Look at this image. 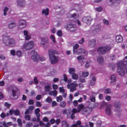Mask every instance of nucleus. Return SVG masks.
I'll list each match as a JSON object with an SVG mask.
<instances>
[{"label": "nucleus", "mask_w": 127, "mask_h": 127, "mask_svg": "<svg viewBox=\"0 0 127 127\" xmlns=\"http://www.w3.org/2000/svg\"><path fill=\"white\" fill-rule=\"evenodd\" d=\"M127 64V61L123 60L118 63L117 72L119 74L124 76L125 72L127 73V68L126 65Z\"/></svg>", "instance_id": "obj_2"}, {"label": "nucleus", "mask_w": 127, "mask_h": 127, "mask_svg": "<svg viewBox=\"0 0 127 127\" xmlns=\"http://www.w3.org/2000/svg\"><path fill=\"white\" fill-rule=\"evenodd\" d=\"M57 101L58 102H61L63 100V98L61 95H60L56 97Z\"/></svg>", "instance_id": "obj_32"}, {"label": "nucleus", "mask_w": 127, "mask_h": 127, "mask_svg": "<svg viewBox=\"0 0 127 127\" xmlns=\"http://www.w3.org/2000/svg\"><path fill=\"white\" fill-rule=\"evenodd\" d=\"M46 101L48 102H51L52 101V99L49 97H48L46 100Z\"/></svg>", "instance_id": "obj_50"}, {"label": "nucleus", "mask_w": 127, "mask_h": 127, "mask_svg": "<svg viewBox=\"0 0 127 127\" xmlns=\"http://www.w3.org/2000/svg\"><path fill=\"white\" fill-rule=\"evenodd\" d=\"M111 49V47L109 45H106L103 47H100L97 49V51L101 54H103L108 52Z\"/></svg>", "instance_id": "obj_5"}, {"label": "nucleus", "mask_w": 127, "mask_h": 127, "mask_svg": "<svg viewBox=\"0 0 127 127\" xmlns=\"http://www.w3.org/2000/svg\"><path fill=\"white\" fill-rule=\"evenodd\" d=\"M78 101L76 100H74L73 102V105L75 106H76L78 104Z\"/></svg>", "instance_id": "obj_53"}, {"label": "nucleus", "mask_w": 127, "mask_h": 127, "mask_svg": "<svg viewBox=\"0 0 127 127\" xmlns=\"http://www.w3.org/2000/svg\"><path fill=\"white\" fill-rule=\"evenodd\" d=\"M11 105V104L8 103L7 102H5L4 104V105L8 108H9Z\"/></svg>", "instance_id": "obj_51"}, {"label": "nucleus", "mask_w": 127, "mask_h": 127, "mask_svg": "<svg viewBox=\"0 0 127 127\" xmlns=\"http://www.w3.org/2000/svg\"><path fill=\"white\" fill-rule=\"evenodd\" d=\"M41 95H37L36 97V99L37 100H40L41 98Z\"/></svg>", "instance_id": "obj_64"}, {"label": "nucleus", "mask_w": 127, "mask_h": 127, "mask_svg": "<svg viewBox=\"0 0 127 127\" xmlns=\"http://www.w3.org/2000/svg\"><path fill=\"white\" fill-rule=\"evenodd\" d=\"M112 105L110 104H108L106 107L105 110V113L108 116H110L111 115V109Z\"/></svg>", "instance_id": "obj_9"}, {"label": "nucleus", "mask_w": 127, "mask_h": 127, "mask_svg": "<svg viewBox=\"0 0 127 127\" xmlns=\"http://www.w3.org/2000/svg\"><path fill=\"white\" fill-rule=\"evenodd\" d=\"M96 10L98 12H100L102 10V8L101 7H99L98 8H95Z\"/></svg>", "instance_id": "obj_47"}, {"label": "nucleus", "mask_w": 127, "mask_h": 127, "mask_svg": "<svg viewBox=\"0 0 127 127\" xmlns=\"http://www.w3.org/2000/svg\"><path fill=\"white\" fill-rule=\"evenodd\" d=\"M50 38L52 40V41L54 43H55L56 41L55 39V37L53 35H51L50 36Z\"/></svg>", "instance_id": "obj_48"}, {"label": "nucleus", "mask_w": 127, "mask_h": 127, "mask_svg": "<svg viewBox=\"0 0 127 127\" xmlns=\"http://www.w3.org/2000/svg\"><path fill=\"white\" fill-rule=\"evenodd\" d=\"M96 44V40L95 39L90 40L88 42V45L90 47L93 48L95 46Z\"/></svg>", "instance_id": "obj_15"}, {"label": "nucleus", "mask_w": 127, "mask_h": 127, "mask_svg": "<svg viewBox=\"0 0 127 127\" xmlns=\"http://www.w3.org/2000/svg\"><path fill=\"white\" fill-rule=\"evenodd\" d=\"M76 54L79 55L82 54L84 56L87 55L88 53L85 50L82 48H80L76 52Z\"/></svg>", "instance_id": "obj_14"}, {"label": "nucleus", "mask_w": 127, "mask_h": 127, "mask_svg": "<svg viewBox=\"0 0 127 127\" xmlns=\"http://www.w3.org/2000/svg\"><path fill=\"white\" fill-rule=\"evenodd\" d=\"M57 35L60 37H61L62 36V33L60 30H59L57 32Z\"/></svg>", "instance_id": "obj_41"}, {"label": "nucleus", "mask_w": 127, "mask_h": 127, "mask_svg": "<svg viewBox=\"0 0 127 127\" xmlns=\"http://www.w3.org/2000/svg\"><path fill=\"white\" fill-rule=\"evenodd\" d=\"M12 95L13 97H15V98H17L20 95V92L17 88L14 87L12 90Z\"/></svg>", "instance_id": "obj_12"}, {"label": "nucleus", "mask_w": 127, "mask_h": 127, "mask_svg": "<svg viewBox=\"0 0 127 127\" xmlns=\"http://www.w3.org/2000/svg\"><path fill=\"white\" fill-rule=\"evenodd\" d=\"M111 4H114L116 3H119L120 2V0H109Z\"/></svg>", "instance_id": "obj_24"}, {"label": "nucleus", "mask_w": 127, "mask_h": 127, "mask_svg": "<svg viewBox=\"0 0 127 127\" xmlns=\"http://www.w3.org/2000/svg\"><path fill=\"white\" fill-rule=\"evenodd\" d=\"M36 105L37 107H41L42 105L40 102L39 101H37L36 102Z\"/></svg>", "instance_id": "obj_45"}, {"label": "nucleus", "mask_w": 127, "mask_h": 127, "mask_svg": "<svg viewBox=\"0 0 127 127\" xmlns=\"http://www.w3.org/2000/svg\"><path fill=\"white\" fill-rule=\"evenodd\" d=\"M64 114H66L68 118H70L73 119L75 118V115L71 110L69 109H65L63 110Z\"/></svg>", "instance_id": "obj_6"}, {"label": "nucleus", "mask_w": 127, "mask_h": 127, "mask_svg": "<svg viewBox=\"0 0 127 127\" xmlns=\"http://www.w3.org/2000/svg\"><path fill=\"white\" fill-rule=\"evenodd\" d=\"M63 88V87H60L59 88L60 91L61 93H64V92L65 90Z\"/></svg>", "instance_id": "obj_49"}, {"label": "nucleus", "mask_w": 127, "mask_h": 127, "mask_svg": "<svg viewBox=\"0 0 127 127\" xmlns=\"http://www.w3.org/2000/svg\"><path fill=\"white\" fill-rule=\"evenodd\" d=\"M32 55V58L33 61H37L39 58V55L37 52L34 51H32L31 52Z\"/></svg>", "instance_id": "obj_11"}, {"label": "nucleus", "mask_w": 127, "mask_h": 127, "mask_svg": "<svg viewBox=\"0 0 127 127\" xmlns=\"http://www.w3.org/2000/svg\"><path fill=\"white\" fill-rule=\"evenodd\" d=\"M63 76L64 77L63 78V79L64 80V81L65 82L67 81V78L66 76V75L65 74H64L63 75Z\"/></svg>", "instance_id": "obj_62"}, {"label": "nucleus", "mask_w": 127, "mask_h": 127, "mask_svg": "<svg viewBox=\"0 0 127 127\" xmlns=\"http://www.w3.org/2000/svg\"><path fill=\"white\" fill-rule=\"evenodd\" d=\"M62 123L63 127H69V125L65 121H63L62 122Z\"/></svg>", "instance_id": "obj_25"}, {"label": "nucleus", "mask_w": 127, "mask_h": 127, "mask_svg": "<svg viewBox=\"0 0 127 127\" xmlns=\"http://www.w3.org/2000/svg\"><path fill=\"white\" fill-rule=\"evenodd\" d=\"M3 39L4 43L7 46H12L15 45L16 42L13 38L6 36L3 37Z\"/></svg>", "instance_id": "obj_4"}, {"label": "nucleus", "mask_w": 127, "mask_h": 127, "mask_svg": "<svg viewBox=\"0 0 127 127\" xmlns=\"http://www.w3.org/2000/svg\"><path fill=\"white\" fill-rule=\"evenodd\" d=\"M103 20V23L104 24L107 25H109V23L108 20L105 19H104Z\"/></svg>", "instance_id": "obj_33"}, {"label": "nucleus", "mask_w": 127, "mask_h": 127, "mask_svg": "<svg viewBox=\"0 0 127 127\" xmlns=\"http://www.w3.org/2000/svg\"><path fill=\"white\" fill-rule=\"evenodd\" d=\"M77 58L78 60L79 61H81L84 60V58L82 56H79L77 57Z\"/></svg>", "instance_id": "obj_42"}, {"label": "nucleus", "mask_w": 127, "mask_h": 127, "mask_svg": "<svg viewBox=\"0 0 127 127\" xmlns=\"http://www.w3.org/2000/svg\"><path fill=\"white\" fill-rule=\"evenodd\" d=\"M52 87L53 89L54 90L57 89L58 88V86L56 85L55 84H53L52 85Z\"/></svg>", "instance_id": "obj_61"}, {"label": "nucleus", "mask_w": 127, "mask_h": 127, "mask_svg": "<svg viewBox=\"0 0 127 127\" xmlns=\"http://www.w3.org/2000/svg\"><path fill=\"white\" fill-rule=\"evenodd\" d=\"M57 105V103L55 101H53L52 102V107H54Z\"/></svg>", "instance_id": "obj_44"}, {"label": "nucleus", "mask_w": 127, "mask_h": 127, "mask_svg": "<svg viewBox=\"0 0 127 127\" xmlns=\"http://www.w3.org/2000/svg\"><path fill=\"white\" fill-rule=\"evenodd\" d=\"M33 80L35 84H37L38 83V81L37 80L36 77H35L34 79Z\"/></svg>", "instance_id": "obj_60"}, {"label": "nucleus", "mask_w": 127, "mask_h": 127, "mask_svg": "<svg viewBox=\"0 0 127 127\" xmlns=\"http://www.w3.org/2000/svg\"><path fill=\"white\" fill-rule=\"evenodd\" d=\"M75 72V70L74 68H70L69 69V72L70 74H74Z\"/></svg>", "instance_id": "obj_30"}, {"label": "nucleus", "mask_w": 127, "mask_h": 127, "mask_svg": "<svg viewBox=\"0 0 127 127\" xmlns=\"http://www.w3.org/2000/svg\"><path fill=\"white\" fill-rule=\"evenodd\" d=\"M75 81L73 83H71L70 84L67 85V88L68 89H70V91L73 92L76 90V87L78 85L75 83Z\"/></svg>", "instance_id": "obj_7"}, {"label": "nucleus", "mask_w": 127, "mask_h": 127, "mask_svg": "<svg viewBox=\"0 0 127 127\" xmlns=\"http://www.w3.org/2000/svg\"><path fill=\"white\" fill-rule=\"evenodd\" d=\"M17 5L20 6H23L25 4V0H17Z\"/></svg>", "instance_id": "obj_19"}, {"label": "nucleus", "mask_w": 127, "mask_h": 127, "mask_svg": "<svg viewBox=\"0 0 127 127\" xmlns=\"http://www.w3.org/2000/svg\"><path fill=\"white\" fill-rule=\"evenodd\" d=\"M42 14H45V15H47L49 14V9L48 8H47L45 9L42 10Z\"/></svg>", "instance_id": "obj_26"}, {"label": "nucleus", "mask_w": 127, "mask_h": 127, "mask_svg": "<svg viewBox=\"0 0 127 127\" xmlns=\"http://www.w3.org/2000/svg\"><path fill=\"white\" fill-rule=\"evenodd\" d=\"M25 118L26 120L30 121L31 120V117L30 115H27L25 116Z\"/></svg>", "instance_id": "obj_38"}, {"label": "nucleus", "mask_w": 127, "mask_h": 127, "mask_svg": "<svg viewBox=\"0 0 127 127\" xmlns=\"http://www.w3.org/2000/svg\"><path fill=\"white\" fill-rule=\"evenodd\" d=\"M97 61L100 64H102L104 62V58L101 56H99L97 58Z\"/></svg>", "instance_id": "obj_20"}, {"label": "nucleus", "mask_w": 127, "mask_h": 127, "mask_svg": "<svg viewBox=\"0 0 127 127\" xmlns=\"http://www.w3.org/2000/svg\"><path fill=\"white\" fill-rule=\"evenodd\" d=\"M66 105L65 102L64 101H63L61 102L60 104V106L61 107L63 108L65 107Z\"/></svg>", "instance_id": "obj_29"}, {"label": "nucleus", "mask_w": 127, "mask_h": 127, "mask_svg": "<svg viewBox=\"0 0 127 127\" xmlns=\"http://www.w3.org/2000/svg\"><path fill=\"white\" fill-rule=\"evenodd\" d=\"M27 26L26 21L23 19H20L19 21L18 28L21 29Z\"/></svg>", "instance_id": "obj_10"}, {"label": "nucleus", "mask_w": 127, "mask_h": 127, "mask_svg": "<svg viewBox=\"0 0 127 127\" xmlns=\"http://www.w3.org/2000/svg\"><path fill=\"white\" fill-rule=\"evenodd\" d=\"M16 25L15 22H12L9 23L8 25V27L10 29H12L15 27Z\"/></svg>", "instance_id": "obj_23"}, {"label": "nucleus", "mask_w": 127, "mask_h": 127, "mask_svg": "<svg viewBox=\"0 0 127 127\" xmlns=\"http://www.w3.org/2000/svg\"><path fill=\"white\" fill-rule=\"evenodd\" d=\"M111 92L110 89V88H108L105 89L104 91V93L106 94L109 93Z\"/></svg>", "instance_id": "obj_39"}, {"label": "nucleus", "mask_w": 127, "mask_h": 127, "mask_svg": "<svg viewBox=\"0 0 127 127\" xmlns=\"http://www.w3.org/2000/svg\"><path fill=\"white\" fill-rule=\"evenodd\" d=\"M17 122L20 126H21L22 125V120L20 118H19L17 120Z\"/></svg>", "instance_id": "obj_37"}, {"label": "nucleus", "mask_w": 127, "mask_h": 127, "mask_svg": "<svg viewBox=\"0 0 127 127\" xmlns=\"http://www.w3.org/2000/svg\"><path fill=\"white\" fill-rule=\"evenodd\" d=\"M121 105V103L119 102H116L114 103V106L116 111L118 112L120 111Z\"/></svg>", "instance_id": "obj_17"}, {"label": "nucleus", "mask_w": 127, "mask_h": 127, "mask_svg": "<svg viewBox=\"0 0 127 127\" xmlns=\"http://www.w3.org/2000/svg\"><path fill=\"white\" fill-rule=\"evenodd\" d=\"M90 99L91 101L94 102L95 101V97L93 96H91L90 97Z\"/></svg>", "instance_id": "obj_52"}, {"label": "nucleus", "mask_w": 127, "mask_h": 127, "mask_svg": "<svg viewBox=\"0 0 127 127\" xmlns=\"http://www.w3.org/2000/svg\"><path fill=\"white\" fill-rule=\"evenodd\" d=\"M77 107V110L75 108L73 109L72 111L73 113H76V112L78 113L81 111L82 114L88 115L90 114L93 109L92 107H85L82 104L79 105Z\"/></svg>", "instance_id": "obj_1"}, {"label": "nucleus", "mask_w": 127, "mask_h": 127, "mask_svg": "<svg viewBox=\"0 0 127 127\" xmlns=\"http://www.w3.org/2000/svg\"><path fill=\"white\" fill-rule=\"evenodd\" d=\"M45 91L46 92L49 91L51 89L50 86V85H45L44 87Z\"/></svg>", "instance_id": "obj_27"}, {"label": "nucleus", "mask_w": 127, "mask_h": 127, "mask_svg": "<svg viewBox=\"0 0 127 127\" xmlns=\"http://www.w3.org/2000/svg\"><path fill=\"white\" fill-rule=\"evenodd\" d=\"M34 44L33 42L30 41L24 44L22 47V48L26 50H29L32 48Z\"/></svg>", "instance_id": "obj_8"}, {"label": "nucleus", "mask_w": 127, "mask_h": 127, "mask_svg": "<svg viewBox=\"0 0 127 127\" xmlns=\"http://www.w3.org/2000/svg\"><path fill=\"white\" fill-rule=\"evenodd\" d=\"M116 41L118 43H121L123 41L122 36L121 35H119L116 37Z\"/></svg>", "instance_id": "obj_22"}, {"label": "nucleus", "mask_w": 127, "mask_h": 127, "mask_svg": "<svg viewBox=\"0 0 127 127\" xmlns=\"http://www.w3.org/2000/svg\"><path fill=\"white\" fill-rule=\"evenodd\" d=\"M20 112L18 110H15V111L14 112V114L16 115H19L20 114Z\"/></svg>", "instance_id": "obj_36"}, {"label": "nucleus", "mask_w": 127, "mask_h": 127, "mask_svg": "<svg viewBox=\"0 0 127 127\" xmlns=\"http://www.w3.org/2000/svg\"><path fill=\"white\" fill-rule=\"evenodd\" d=\"M115 55L114 54H111L110 56V57L111 60H115Z\"/></svg>", "instance_id": "obj_40"}, {"label": "nucleus", "mask_w": 127, "mask_h": 127, "mask_svg": "<svg viewBox=\"0 0 127 127\" xmlns=\"http://www.w3.org/2000/svg\"><path fill=\"white\" fill-rule=\"evenodd\" d=\"M15 111V110L14 109H12L10 110L9 112L10 115H12L13 113H14V112Z\"/></svg>", "instance_id": "obj_46"}, {"label": "nucleus", "mask_w": 127, "mask_h": 127, "mask_svg": "<svg viewBox=\"0 0 127 127\" xmlns=\"http://www.w3.org/2000/svg\"><path fill=\"white\" fill-rule=\"evenodd\" d=\"M110 80V85L112 86L115 85L116 84V76L114 75H111Z\"/></svg>", "instance_id": "obj_18"}, {"label": "nucleus", "mask_w": 127, "mask_h": 127, "mask_svg": "<svg viewBox=\"0 0 127 127\" xmlns=\"http://www.w3.org/2000/svg\"><path fill=\"white\" fill-rule=\"evenodd\" d=\"M0 117L2 118H4L6 116V114L4 113H2L0 115Z\"/></svg>", "instance_id": "obj_63"}, {"label": "nucleus", "mask_w": 127, "mask_h": 127, "mask_svg": "<svg viewBox=\"0 0 127 127\" xmlns=\"http://www.w3.org/2000/svg\"><path fill=\"white\" fill-rule=\"evenodd\" d=\"M72 77L73 79L76 80L78 78V75L75 73L73 74L72 76Z\"/></svg>", "instance_id": "obj_31"}, {"label": "nucleus", "mask_w": 127, "mask_h": 127, "mask_svg": "<svg viewBox=\"0 0 127 127\" xmlns=\"http://www.w3.org/2000/svg\"><path fill=\"white\" fill-rule=\"evenodd\" d=\"M80 80L82 83H84L85 82V79L84 78H83L82 77H80Z\"/></svg>", "instance_id": "obj_58"}, {"label": "nucleus", "mask_w": 127, "mask_h": 127, "mask_svg": "<svg viewBox=\"0 0 127 127\" xmlns=\"http://www.w3.org/2000/svg\"><path fill=\"white\" fill-rule=\"evenodd\" d=\"M84 42V38H82V39L80 40L79 42V44H82Z\"/></svg>", "instance_id": "obj_55"}, {"label": "nucleus", "mask_w": 127, "mask_h": 127, "mask_svg": "<svg viewBox=\"0 0 127 127\" xmlns=\"http://www.w3.org/2000/svg\"><path fill=\"white\" fill-rule=\"evenodd\" d=\"M29 105H32L34 103V102L33 100H29Z\"/></svg>", "instance_id": "obj_54"}, {"label": "nucleus", "mask_w": 127, "mask_h": 127, "mask_svg": "<svg viewBox=\"0 0 127 127\" xmlns=\"http://www.w3.org/2000/svg\"><path fill=\"white\" fill-rule=\"evenodd\" d=\"M41 41L40 43L41 45H44L45 44L48 42V40L47 38L42 37L41 39Z\"/></svg>", "instance_id": "obj_21"}, {"label": "nucleus", "mask_w": 127, "mask_h": 127, "mask_svg": "<svg viewBox=\"0 0 127 127\" xmlns=\"http://www.w3.org/2000/svg\"><path fill=\"white\" fill-rule=\"evenodd\" d=\"M16 54L18 57H21L22 55V54L21 51H17Z\"/></svg>", "instance_id": "obj_43"}, {"label": "nucleus", "mask_w": 127, "mask_h": 127, "mask_svg": "<svg viewBox=\"0 0 127 127\" xmlns=\"http://www.w3.org/2000/svg\"><path fill=\"white\" fill-rule=\"evenodd\" d=\"M89 73L88 72H83L82 73V76L84 77H86L88 75Z\"/></svg>", "instance_id": "obj_34"}, {"label": "nucleus", "mask_w": 127, "mask_h": 127, "mask_svg": "<svg viewBox=\"0 0 127 127\" xmlns=\"http://www.w3.org/2000/svg\"><path fill=\"white\" fill-rule=\"evenodd\" d=\"M40 112V110L39 108H37L35 110V113L36 116V117L40 116V115L39 113Z\"/></svg>", "instance_id": "obj_28"}, {"label": "nucleus", "mask_w": 127, "mask_h": 127, "mask_svg": "<svg viewBox=\"0 0 127 127\" xmlns=\"http://www.w3.org/2000/svg\"><path fill=\"white\" fill-rule=\"evenodd\" d=\"M67 28H68V30L73 29L70 30V32H74L76 29V28L75 27V26L72 24H68L67 26Z\"/></svg>", "instance_id": "obj_16"}, {"label": "nucleus", "mask_w": 127, "mask_h": 127, "mask_svg": "<svg viewBox=\"0 0 127 127\" xmlns=\"http://www.w3.org/2000/svg\"><path fill=\"white\" fill-rule=\"evenodd\" d=\"M26 36L25 37V39L26 40H28L31 38V36L29 35H28Z\"/></svg>", "instance_id": "obj_59"}, {"label": "nucleus", "mask_w": 127, "mask_h": 127, "mask_svg": "<svg viewBox=\"0 0 127 127\" xmlns=\"http://www.w3.org/2000/svg\"><path fill=\"white\" fill-rule=\"evenodd\" d=\"M8 7H5L3 10V15L4 16H6V12L8 11Z\"/></svg>", "instance_id": "obj_35"}, {"label": "nucleus", "mask_w": 127, "mask_h": 127, "mask_svg": "<svg viewBox=\"0 0 127 127\" xmlns=\"http://www.w3.org/2000/svg\"><path fill=\"white\" fill-rule=\"evenodd\" d=\"M90 62H86V64H85V67L86 68H87L89 67L90 66Z\"/></svg>", "instance_id": "obj_56"}, {"label": "nucleus", "mask_w": 127, "mask_h": 127, "mask_svg": "<svg viewBox=\"0 0 127 127\" xmlns=\"http://www.w3.org/2000/svg\"><path fill=\"white\" fill-rule=\"evenodd\" d=\"M49 57L51 63L52 64H55L59 61V58L57 56L55 55V54H58L57 52L52 49L48 50Z\"/></svg>", "instance_id": "obj_3"}, {"label": "nucleus", "mask_w": 127, "mask_h": 127, "mask_svg": "<svg viewBox=\"0 0 127 127\" xmlns=\"http://www.w3.org/2000/svg\"><path fill=\"white\" fill-rule=\"evenodd\" d=\"M92 20V19L89 16L84 17L82 19L83 22L89 24L91 23Z\"/></svg>", "instance_id": "obj_13"}, {"label": "nucleus", "mask_w": 127, "mask_h": 127, "mask_svg": "<svg viewBox=\"0 0 127 127\" xmlns=\"http://www.w3.org/2000/svg\"><path fill=\"white\" fill-rule=\"evenodd\" d=\"M101 28V26L100 25H98L96 26L95 30H98V31L100 30Z\"/></svg>", "instance_id": "obj_57"}]
</instances>
